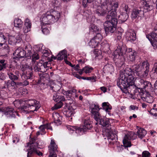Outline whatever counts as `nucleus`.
<instances>
[{"label":"nucleus","instance_id":"nucleus-1","mask_svg":"<svg viewBox=\"0 0 157 157\" xmlns=\"http://www.w3.org/2000/svg\"><path fill=\"white\" fill-rule=\"evenodd\" d=\"M149 68V64L147 61L140 64H135L130 68H126L121 72L120 77L117 80V86L125 94L129 93L130 89L135 90L137 87L142 89L144 81L140 78L134 80L132 73L139 77L144 78L148 75Z\"/></svg>","mask_w":157,"mask_h":157},{"label":"nucleus","instance_id":"nucleus-2","mask_svg":"<svg viewBox=\"0 0 157 157\" xmlns=\"http://www.w3.org/2000/svg\"><path fill=\"white\" fill-rule=\"evenodd\" d=\"M102 0H82L83 6L87 7L88 3H93L94 11L98 16H102L104 15L107 12V10L111 9L113 5L114 8H117L118 4L115 0H112L111 3H107L106 2L101 3Z\"/></svg>","mask_w":157,"mask_h":157},{"label":"nucleus","instance_id":"nucleus-3","mask_svg":"<svg viewBox=\"0 0 157 157\" xmlns=\"http://www.w3.org/2000/svg\"><path fill=\"white\" fill-rule=\"evenodd\" d=\"M121 43L114 52V59L115 63L122 64L125 59L126 54L128 55V60L131 62L134 61L137 55L136 52L132 51L131 48H129L128 50L126 45L123 44L121 46Z\"/></svg>","mask_w":157,"mask_h":157},{"label":"nucleus","instance_id":"nucleus-4","mask_svg":"<svg viewBox=\"0 0 157 157\" xmlns=\"http://www.w3.org/2000/svg\"><path fill=\"white\" fill-rule=\"evenodd\" d=\"M60 16V13L58 11L52 10L48 11L41 15L40 19L41 22L42 32L44 34H48L49 31L47 28L44 27L43 26L44 25L54 23L58 20Z\"/></svg>","mask_w":157,"mask_h":157},{"label":"nucleus","instance_id":"nucleus-5","mask_svg":"<svg viewBox=\"0 0 157 157\" xmlns=\"http://www.w3.org/2000/svg\"><path fill=\"white\" fill-rule=\"evenodd\" d=\"M113 7V5L111 9L107 10L108 14L106 16L107 21L104 24L105 30L106 33L109 32L113 33L116 30L117 21L116 18L117 13L116 9Z\"/></svg>","mask_w":157,"mask_h":157},{"label":"nucleus","instance_id":"nucleus-6","mask_svg":"<svg viewBox=\"0 0 157 157\" xmlns=\"http://www.w3.org/2000/svg\"><path fill=\"white\" fill-rule=\"evenodd\" d=\"M25 102L24 105L19 109L20 112L24 114L29 113V112L36 111L40 107L39 102L35 100H26Z\"/></svg>","mask_w":157,"mask_h":157},{"label":"nucleus","instance_id":"nucleus-7","mask_svg":"<svg viewBox=\"0 0 157 157\" xmlns=\"http://www.w3.org/2000/svg\"><path fill=\"white\" fill-rule=\"evenodd\" d=\"M90 109L92 116H94L95 121L97 122L95 124H97L99 123L103 127L109 128V126L110 125L109 121L108 119L104 117L102 118L99 112L100 109L99 105H94V107H90Z\"/></svg>","mask_w":157,"mask_h":157},{"label":"nucleus","instance_id":"nucleus-8","mask_svg":"<svg viewBox=\"0 0 157 157\" xmlns=\"http://www.w3.org/2000/svg\"><path fill=\"white\" fill-rule=\"evenodd\" d=\"M83 128L75 127L68 126L67 127V129L71 133H73L74 132L79 135L82 134L86 131L87 129H90L92 128V122L88 117L84 119Z\"/></svg>","mask_w":157,"mask_h":157},{"label":"nucleus","instance_id":"nucleus-9","mask_svg":"<svg viewBox=\"0 0 157 157\" xmlns=\"http://www.w3.org/2000/svg\"><path fill=\"white\" fill-rule=\"evenodd\" d=\"M37 137H34L31 138L30 141L28 143L27 146L29 148L27 150V157H32L34 154H36L38 155H42V153L40 152H38L36 148L39 147V143L36 141Z\"/></svg>","mask_w":157,"mask_h":157},{"label":"nucleus","instance_id":"nucleus-10","mask_svg":"<svg viewBox=\"0 0 157 157\" xmlns=\"http://www.w3.org/2000/svg\"><path fill=\"white\" fill-rule=\"evenodd\" d=\"M25 50L23 49L18 48L14 52L15 55H17L16 57L20 58L24 57H31L32 55L31 51L32 50L31 45L29 44L25 47Z\"/></svg>","mask_w":157,"mask_h":157},{"label":"nucleus","instance_id":"nucleus-11","mask_svg":"<svg viewBox=\"0 0 157 157\" xmlns=\"http://www.w3.org/2000/svg\"><path fill=\"white\" fill-rule=\"evenodd\" d=\"M3 113L6 117L9 119L15 118L18 113L13 109L10 107L3 108L0 109V113Z\"/></svg>","mask_w":157,"mask_h":157},{"label":"nucleus","instance_id":"nucleus-12","mask_svg":"<svg viewBox=\"0 0 157 157\" xmlns=\"http://www.w3.org/2000/svg\"><path fill=\"white\" fill-rule=\"evenodd\" d=\"M137 135L133 132H129L125 135L123 139L124 145L126 147H130L131 146L130 140H133L136 138Z\"/></svg>","mask_w":157,"mask_h":157},{"label":"nucleus","instance_id":"nucleus-13","mask_svg":"<svg viewBox=\"0 0 157 157\" xmlns=\"http://www.w3.org/2000/svg\"><path fill=\"white\" fill-rule=\"evenodd\" d=\"M153 4L151 0H143L140 2V7L146 13L152 9Z\"/></svg>","mask_w":157,"mask_h":157},{"label":"nucleus","instance_id":"nucleus-14","mask_svg":"<svg viewBox=\"0 0 157 157\" xmlns=\"http://www.w3.org/2000/svg\"><path fill=\"white\" fill-rule=\"evenodd\" d=\"M117 131L109 128L105 129V134L109 140H113L117 139Z\"/></svg>","mask_w":157,"mask_h":157},{"label":"nucleus","instance_id":"nucleus-15","mask_svg":"<svg viewBox=\"0 0 157 157\" xmlns=\"http://www.w3.org/2000/svg\"><path fill=\"white\" fill-rule=\"evenodd\" d=\"M49 155L48 157H57L56 151H57V146L54 140H51L50 145L49 146Z\"/></svg>","mask_w":157,"mask_h":157},{"label":"nucleus","instance_id":"nucleus-16","mask_svg":"<svg viewBox=\"0 0 157 157\" xmlns=\"http://www.w3.org/2000/svg\"><path fill=\"white\" fill-rule=\"evenodd\" d=\"M145 12L140 7L139 8L134 9L132 12L131 17L132 19H135L139 17H143Z\"/></svg>","mask_w":157,"mask_h":157},{"label":"nucleus","instance_id":"nucleus-17","mask_svg":"<svg viewBox=\"0 0 157 157\" xmlns=\"http://www.w3.org/2000/svg\"><path fill=\"white\" fill-rule=\"evenodd\" d=\"M32 23L31 21L28 18L25 19L24 22V26L23 31L24 33H27L31 30Z\"/></svg>","mask_w":157,"mask_h":157},{"label":"nucleus","instance_id":"nucleus-18","mask_svg":"<svg viewBox=\"0 0 157 157\" xmlns=\"http://www.w3.org/2000/svg\"><path fill=\"white\" fill-rule=\"evenodd\" d=\"M138 96H140L141 99L143 101H146L148 103H151L153 101L152 97L150 95H147L143 92L139 93Z\"/></svg>","mask_w":157,"mask_h":157},{"label":"nucleus","instance_id":"nucleus-19","mask_svg":"<svg viewBox=\"0 0 157 157\" xmlns=\"http://www.w3.org/2000/svg\"><path fill=\"white\" fill-rule=\"evenodd\" d=\"M8 75L11 80L19 81L21 79L20 78L19 72L17 70H15L14 73H9Z\"/></svg>","mask_w":157,"mask_h":157},{"label":"nucleus","instance_id":"nucleus-20","mask_svg":"<svg viewBox=\"0 0 157 157\" xmlns=\"http://www.w3.org/2000/svg\"><path fill=\"white\" fill-rule=\"evenodd\" d=\"M64 2H68L70 0H62ZM61 0H53L51 2V4L54 7V10L53 9H51V10H55L56 11H57L55 10V8H56V9H58L59 10V6H61ZM50 11V10H49ZM59 13H60L58 11H57Z\"/></svg>","mask_w":157,"mask_h":157},{"label":"nucleus","instance_id":"nucleus-21","mask_svg":"<svg viewBox=\"0 0 157 157\" xmlns=\"http://www.w3.org/2000/svg\"><path fill=\"white\" fill-rule=\"evenodd\" d=\"M44 66L43 63L40 62L35 64L33 66V69L36 72H45V70H44Z\"/></svg>","mask_w":157,"mask_h":157},{"label":"nucleus","instance_id":"nucleus-22","mask_svg":"<svg viewBox=\"0 0 157 157\" xmlns=\"http://www.w3.org/2000/svg\"><path fill=\"white\" fill-rule=\"evenodd\" d=\"M67 51L65 49L61 51L57 55V59L58 60H61L65 59H67Z\"/></svg>","mask_w":157,"mask_h":157},{"label":"nucleus","instance_id":"nucleus-23","mask_svg":"<svg viewBox=\"0 0 157 157\" xmlns=\"http://www.w3.org/2000/svg\"><path fill=\"white\" fill-rule=\"evenodd\" d=\"M53 99L56 102H62L65 100L64 97L60 95L58 93H57L53 95Z\"/></svg>","mask_w":157,"mask_h":157},{"label":"nucleus","instance_id":"nucleus-24","mask_svg":"<svg viewBox=\"0 0 157 157\" xmlns=\"http://www.w3.org/2000/svg\"><path fill=\"white\" fill-rule=\"evenodd\" d=\"M88 11H86L84 12V15L86 17L87 21L88 22H94L95 19V17L91 13H88Z\"/></svg>","mask_w":157,"mask_h":157},{"label":"nucleus","instance_id":"nucleus-25","mask_svg":"<svg viewBox=\"0 0 157 157\" xmlns=\"http://www.w3.org/2000/svg\"><path fill=\"white\" fill-rule=\"evenodd\" d=\"M53 117L54 120V123L57 125H59L61 124V117L58 113L53 114Z\"/></svg>","mask_w":157,"mask_h":157},{"label":"nucleus","instance_id":"nucleus-26","mask_svg":"<svg viewBox=\"0 0 157 157\" xmlns=\"http://www.w3.org/2000/svg\"><path fill=\"white\" fill-rule=\"evenodd\" d=\"M23 22L21 19L19 18H16L14 20V25L16 27L21 29L23 25Z\"/></svg>","mask_w":157,"mask_h":157},{"label":"nucleus","instance_id":"nucleus-27","mask_svg":"<svg viewBox=\"0 0 157 157\" xmlns=\"http://www.w3.org/2000/svg\"><path fill=\"white\" fill-rule=\"evenodd\" d=\"M144 89L145 90L148 91L149 90H152V85L149 82L144 81L143 85H142V89Z\"/></svg>","mask_w":157,"mask_h":157},{"label":"nucleus","instance_id":"nucleus-28","mask_svg":"<svg viewBox=\"0 0 157 157\" xmlns=\"http://www.w3.org/2000/svg\"><path fill=\"white\" fill-rule=\"evenodd\" d=\"M128 17V15L125 13H121L118 16L119 20L121 21V22H123L125 21Z\"/></svg>","mask_w":157,"mask_h":157},{"label":"nucleus","instance_id":"nucleus-29","mask_svg":"<svg viewBox=\"0 0 157 157\" xmlns=\"http://www.w3.org/2000/svg\"><path fill=\"white\" fill-rule=\"evenodd\" d=\"M136 34L133 31L131 32H127L126 33V39H136Z\"/></svg>","mask_w":157,"mask_h":157},{"label":"nucleus","instance_id":"nucleus-30","mask_svg":"<svg viewBox=\"0 0 157 157\" xmlns=\"http://www.w3.org/2000/svg\"><path fill=\"white\" fill-rule=\"evenodd\" d=\"M138 137L141 139L143 138L147 134V132L144 129L140 128L137 131Z\"/></svg>","mask_w":157,"mask_h":157},{"label":"nucleus","instance_id":"nucleus-31","mask_svg":"<svg viewBox=\"0 0 157 157\" xmlns=\"http://www.w3.org/2000/svg\"><path fill=\"white\" fill-rule=\"evenodd\" d=\"M102 107L104 109H105L106 112L109 115H110V110L112 109V107L109 105V104L107 102H103L102 104Z\"/></svg>","mask_w":157,"mask_h":157},{"label":"nucleus","instance_id":"nucleus-32","mask_svg":"<svg viewBox=\"0 0 157 157\" xmlns=\"http://www.w3.org/2000/svg\"><path fill=\"white\" fill-rule=\"evenodd\" d=\"M90 32L95 33L100 32L99 29L94 24H92L90 25V27L89 29Z\"/></svg>","mask_w":157,"mask_h":157},{"label":"nucleus","instance_id":"nucleus-33","mask_svg":"<svg viewBox=\"0 0 157 157\" xmlns=\"http://www.w3.org/2000/svg\"><path fill=\"white\" fill-rule=\"evenodd\" d=\"M7 67V63L4 59H0V71L4 70Z\"/></svg>","mask_w":157,"mask_h":157},{"label":"nucleus","instance_id":"nucleus-34","mask_svg":"<svg viewBox=\"0 0 157 157\" xmlns=\"http://www.w3.org/2000/svg\"><path fill=\"white\" fill-rule=\"evenodd\" d=\"M146 37L148 39H157V33H156L154 32H152L148 35H147Z\"/></svg>","mask_w":157,"mask_h":157},{"label":"nucleus","instance_id":"nucleus-35","mask_svg":"<svg viewBox=\"0 0 157 157\" xmlns=\"http://www.w3.org/2000/svg\"><path fill=\"white\" fill-rule=\"evenodd\" d=\"M98 42H97L95 40H90L89 42V45L92 48H95L98 44Z\"/></svg>","mask_w":157,"mask_h":157},{"label":"nucleus","instance_id":"nucleus-36","mask_svg":"<svg viewBox=\"0 0 157 157\" xmlns=\"http://www.w3.org/2000/svg\"><path fill=\"white\" fill-rule=\"evenodd\" d=\"M76 92V90L73 89L72 90H67V91L63 90V91L62 93L64 95H69L70 94L71 95L73 94V93L75 94Z\"/></svg>","mask_w":157,"mask_h":157},{"label":"nucleus","instance_id":"nucleus-37","mask_svg":"<svg viewBox=\"0 0 157 157\" xmlns=\"http://www.w3.org/2000/svg\"><path fill=\"white\" fill-rule=\"evenodd\" d=\"M31 56H32V61L33 62H34L35 63V61H36V60H37L39 59L38 54L35 52H34L33 55L32 54L31 57H29L31 58Z\"/></svg>","mask_w":157,"mask_h":157},{"label":"nucleus","instance_id":"nucleus-38","mask_svg":"<svg viewBox=\"0 0 157 157\" xmlns=\"http://www.w3.org/2000/svg\"><path fill=\"white\" fill-rule=\"evenodd\" d=\"M63 105V103L62 102H58L52 108V109L53 110L58 109L61 107Z\"/></svg>","mask_w":157,"mask_h":157},{"label":"nucleus","instance_id":"nucleus-39","mask_svg":"<svg viewBox=\"0 0 157 157\" xmlns=\"http://www.w3.org/2000/svg\"><path fill=\"white\" fill-rule=\"evenodd\" d=\"M50 88L53 91L56 92L59 91L60 88V87L58 85L55 84L53 86H51Z\"/></svg>","mask_w":157,"mask_h":157},{"label":"nucleus","instance_id":"nucleus-40","mask_svg":"<svg viewBox=\"0 0 157 157\" xmlns=\"http://www.w3.org/2000/svg\"><path fill=\"white\" fill-rule=\"evenodd\" d=\"M40 129V134L41 135H44L46 133L45 129L46 128V127L45 125H42L39 127Z\"/></svg>","mask_w":157,"mask_h":157},{"label":"nucleus","instance_id":"nucleus-41","mask_svg":"<svg viewBox=\"0 0 157 157\" xmlns=\"http://www.w3.org/2000/svg\"><path fill=\"white\" fill-rule=\"evenodd\" d=\"M75 112L71 109H68L66 112V115L67 117H70L74 116Z\"/></svg>","mask_w":157,"mask_h":157},{"label":"nucleus","instance_id":"nucleus-42","mask_svg":"<svg viewBox=\"0 0 157 157\" xmlns=\"http://www.w3.org/2000/svg\"><path fill=\"white\" fill-rule=\"evenodd\" d=\"M154 49H157V40H149Z\"/></svg>","mask_w":157,"mask_h":157},{"label":"nucleus","instance_id":"nucleus-43","mask_svg":"<svg viewBox=\"0 0 157 157\" xmlns=\"http://www.w3.org/2000/svg\"><path fill=\"white\" fill-rule=\"evenodd\" d=\"M104 68L106 69V70L109 72L113 71V66L110 65H106L105 66Z\"/></svg>","mask_w":157,"mask_h":157},{"label":"nucleus","instance_id":"nucleus-44","mask_svg":"<svg viewBox=\"0 0 157 157\" xmlns=\"http://www.w3.org/2000/svg\"><path fill=\"white\" fill-rule=\"evenodd\" d=\"M83 68L84 71L86 73H88L91 72V71L93 69L92 67H85Z\"/></svg>","mask_w":157,"mask_h":157},{"label":"nucleus","instance_id":"nucleus-45","mask_svg":"<svg viewBox=\"0 0 157 157\" xmlns=\"http://www.w3.org/2000/svg\"><path fill=\"white\" fill-rule=\"evenodd\" d=\"M7 70L8 71L7 75H8V74L10 73H14V72L15 71V67L13 66H10Z\"/></svg>","mask_w":157,"mask_h":157},{"label":"nucleus","instance_id":"nucleus-46","mask_svg":"<svg viewBox=\"0 0 157 157\" xmlns=\"http://www.w3.org/2000/svg\"><path fill=\"white\" fill-rule=\"evenodd\" d=\"M98 32L95 33L96 34V36L91 39H102L103 38L102 36Z\"/></svg>","mask_w":157,"mask_h":157},{"label":"nucleus","instance_id":"nucleus-47","mask_svg":"<svg viewBox=\"0 0 157 157\" xmlns=\"http://www.w3.org/2000/svg\"><path fill=\"white\" fill-rule=\"evenodd\" d=\"M122 6L124 7L123 8V10L126 12L125 13H127L128 15L129 12V9H128V6L125 4H124Z\"/></svg>","mask_w":157,"mask_h":157},{"label":"nucleus","instance_id":"nucleus-48","mask_svg":"<svg viewBox=\"0 0 157 157\" xmlns=\"http://www.w3.org/2000/svg\"><path fill=\"white\" fill-rule=\"evenodd\" d=\"M40 51V50H39ZM41 52L43 54L44 53H46L49 52H50V50L47 48H45L44 47L42 46L41 49L40 50Z\"/></svg>","mask_w":157,"mask_h":157},{"label":"nucleus","instance_id":"nucleus-49","mask_svg":"<svg viewBox=\"0 0 157 157\" xmlns=\"http://www.w3.org/2000/svg\"><path fill=\"white\" fill-rule=\"evenodd\" d=\"M150 153L147 151H144L142 154V157H150Z\"/></svg>","mask_w":157,"mask_h":157},{"label":"nucleus","instance_id":"nucleus-50","mask_svg":"<svg viewBox=\"0 0 157 157\" xmlns=\"http://www.w3.org/2000/svg\"><path fill=\"white\" fill-rule=\"evenodd\" d=\"M96 77L94 76L87 77L86 80H90L92 82H95L96 80Z\"/></svg>","mask_w":157,"mask_h":157},{"label":"nucleus","instance_id":"nucleus-51","mask_svg":"<svg viewBox=\"0 0 157 157\" xmlns=\"http://www.w3.org/2000/svg\"><path fill=\"white\" fill-rule=\"evenodd\" d=\"M21 79L23 80H25L28 79L27 77V76L25 73H23L22 74L21 76Z\"/></svg>","mask_w":157,"mask_h":157},{"label":"nucleus","instance_id":"nucleus-52","mask_svg":"<svg viewBox=\"0 0 157 157\" xmlns=\"http://www.w3.org/2000/svg\"><path fill=\"white\" fill-rule=\"evenodd\" d=\"M46 128L47 129H50L51 130H52V126L50 125V124H45Z\"/></svg>","mask_w":157,"mask_h":157},{"label":"nucleus","instance_id":"nucleus-53","mask_svg":"<svg viewBox=\"0 0 157 157\" xmlns=\"http://www.w3.org/2000/svg\"><path fill=\"white\" fill-rule=\"evenodd\" d=\"M64 61H65V63L66 64L69 65V66H70L71 67H74L75 66V65H73L70 62L67 61V59H65Z\"/></svg>","mask_w":157,"mask_h":157},{"label":"nucleus","instance_id":"nucleus-54","mask_svg":"<svg viewBox=\"0 0 157 157\" xmlns=\"http://www.w3.org/2000/svg\"><path fill=\"white\" fill-rule=\"evenodd\" d=\"M11 80H8L7 81L6 83V84L7 88H9L10 87H11Z\"/></svg>","mask_w":157,"mask_h":157},{"label":"nucleus","instance_id":"nucleus-55","mask_svg":"<svg viewBox=\"0 0 157 157\" xmlns=\"http://www.w3.org/2000/svg\"><path fill=\"white\" fill-rule=\"evenodd\" d=\"M33 74L32 72H30L28 74L27 76V78L28 79H32Z\"/></svg>","mask_w":157,"mask_h":157},{"label":"nucleus","instance_id":"nucleus-56","mask_svg":"<svg viewBox=\"0 0 157 157\" xmlns=\"http://www.w3.org/2000/svg\"><path fill=\"white\" fill-rule=\"evenodd\" d=\"M16 82L17 81L11 80V86L13 87L14 88L15 87V86H16Z\"/></svg>","mask_w":157,"mask_h":157},{"label":"nucleus","instance_id":"nucleus-57","mask_svg":"<svg viewBox=\"0 0 157 157\" xmlns=\"http://www.w3.org/2000/svg\"><path fill=\"white\" fill-rule=\"evenodd\" d=\"M130 109L132 110H135L136 109L137 110L138 109V107H136V106L134 105H131L130 106Z\"/></svg>","mask_w":157,"mask_h":157},{"label":"nucleus","instance_id":"nucleus-58","mask_svg":"<svg viewBox=\"0 0 157 157\" xmlns=\"http://www.w3.org/2000/svg\"><path fill=\"white\" fill-rule=\"evenodd\" d=\"M23 86H26L29 85V82L26 80H24V81L22 82Z\"/></svg>","mask_w":157,"mask_h":157},{"label":"nucleus","instance_id":"nucleus-59","mask_svg":"<svg viewBox=\"0 0 157 157\" xmlns=\"http://www.w3.org/2000/svg\"><path fill=\"white\" fill-rule=\"evenodd\" d=\"M153 69H154V73L157 74V63H156L154 64Z\"/></svg>","mask_w":157,"mask_h":157},{"label":"nucleus","instance_id":"nucleus-60","mask_svg":"<svg viewBox=\"0 0 157 157\" xmlns=\"http://www.w3.org/2000/svg\"><path fill=\"white\" fill-rule=\"evenodd\" d=\"M19 86H23L22 82H16V87H18Z\"/></svg>","mask_w":157,"mask_h":157},{"label":"nucleus","instance_id":"nucleus-61","mask_svg":"<svg viewBox=\"0 0 157 157\" xmlns=\"http://www.w3.org/2000/svg\"><path fill=\"white\" fill-rule=\"evenodd\" d=\"M154 86H155L154 91L156 93H157V79L155 83Z\"/></svg>","mask_w":157,"mask_h":157},{"label":"nucleus","instance_id":"nucleus-62","mask_svg":"<svg viewBox=\"0 0 157 157\" xmlns=\"http://www.w3.org/2000/svg\"><path fill=\"white\" fill-rule=\"evenodd\" d=\"M0 39H5L4 35L2 33H0Z\"/></svg>","mask_w":157,"mask_h":157},{"label":"nucleus","instance_id":"nucleus-63","mask_svg":"<svg viewBox=\"0 0 157 157\" xmlns=\"http://www.w3.org/2000/svg\"><path fill=\"white\" fill-rule=\"evenodd\" d=\"M100 89L104 93H105L106 91V88L104 86L101 87Z\"/></svg>","mask_w":157,"mask_h":157},{"label":"nucleus","instance_id":"nucleus-64","mask_svg":"<svg viewBox=\"0 0 157 157\" xmlns=\"http://www.w3.org/2000/svg\"><path fill=\"white\" fill-rule=\"evenodd\" d=\"M50 52H47L46 53H44V54H43V56L44 57H47L49 56V55H50Z\"/></svg>","mask_w":157,"mask_h":157}]
</instances>
